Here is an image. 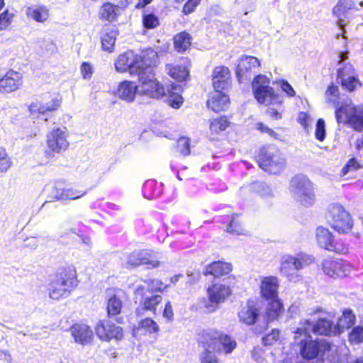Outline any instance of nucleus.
Segmentation results:
<instances>
[{
  "instance_id": "obj_37",
  "label": "nucleus",
  "mask_w": 363,
  "mask_h": 363,
  "mask_svg": "<svg viewBox=\"0 0 363 363\" xmlns=\"http://www.w3.org/2000/svg\"><path fill=\"white\" fill-rule=\"evenodd\" d=\"M193 38L187 31L183 30L174 35L173 46L178 53H184L189 50L192 45Z\"/></svg>"
},
{
  "instance_id": "obj_56",
  "label": "nucleus",
  "mask_w": 363,
  "mask_h": 363,
  "mask_svg": "<svg viewBox=\"0 0 363 363\" xmlns=\"http://www.w3.org/2000/svg\"><path fill=\"white\" fill-rule=\"evenodd\" d=\"M280 331L278 329H272V331L264 335L262 339V344L264 346L272 345L279 338Z\"/></svg>"
},
{
  "instance_id": "obj_38",
  "label": "nucleus",
  "mask_w": 363,
  "mask_h": 363,
  "mask_svg": "<svg viewBox=\"0 0 363 363\" xmlns=\"http://www.w3.org/2000/svg\"><path fill=\"white\" fill-rule=\"evenodd\" d=\"M133 53L132 50H127L118 56L114 63L117 72L122 73L129 72L131 74Z\"/></svg>"
},
{
  "instance_id": "obj_61",
  "label": "nucleus",
  "mask_w": 363,
  "mask_h": 363,
  "mask_svg": "<svg viewBox=\"0 0 363 363\" xmlns=\"http://www.w3.org/2000/svg\"><path fill=\"white\" fill-rule=\"evenodd\" d=\"M256 129L261 133H267L274 138H277V134L262 122H258L255 125Z\"/></svg>"
},
{
  "instance_id": "obj_51",
  "label": "nucleus",
  "mask_w": 363,
  "mask_h": 363,
  "mask_svg": "<svg viewBox=\"0 0 363 363\" xmlns=\"http://www.w3.org/2000/svg\"><path fill=\"white\" fill-rule=\"evenodd\" d=\"M13 165V162L6 150L0 147V172H7Z\"/></svg>"
},
{
  "instance_id": "obj_40",
  "label": "nucleus",
  "mask_w": 363,
  "mask_h": 363,
  "mask_svg": "<svg viewBox=\"0 0 363 363\" xmlns=\"http://www.w3.org/2000/svg\"><path fill=\"white\" fill-rule=\"evenodd\" d=\"M265 312L267 321L271 322L279 318L284 313V308L281 300L278 298H270Z\"/></svg>"
},
{
  "instance_id": "obj_41",
  "label": "nucleus",
  "mask_w": 363,
  "mask_h": 363,
  "mask_svg": "<svg viewBox=\"0 0 363 363\" xmlns=\"http://www.w3.org/2000/svg\"><path fill=\"white\" fill-rule=\"evenodd\" d=\"M138 86L135 82L125 80L118 86V94L121 99L127 101H133L135 99Z\"/></svg>"
},
{
  "instance_id": "obj_21",
  "label": "nucleus",
  "mask_w": 363,
  "mask_h": 363,
  "mask_svg": "<svg viewBox=\"0 0 363 363\" xmlns=\"http://www.w3.org/2000/svg\"><path fill=\"white\" fill-rule=\"evenodd\" d=\"M234 123L230 116L220 115L208 120L209 138L211 141H218L229 129H232Z\"/></svg>"
},
{
  "instance_id": "obj_39",
  "label": "nucleus",
  "mask_w": 363,
  "mask_h": 363,
  "mask_svg": "<svg viewBox=\"0 0 363 363\" xmlns=\"http://www.w3.org/2000/svg\"><path fill=\"white\" fill-rule=\"evenodd\" d=\"M356 9V3L353 0H338L333 8L332 13L337 18L341 20L346 18L350 11Z\"/></svg>"
},
{
  "instance_id": "obj_34",
  "label": "nucleus",
  "mask_w": 363,
  "mask_h": 363,
  "mask_svg": "<svg viewBox=\"0 0 363 363\" xmlns=\"http://www.w3.org/2000/svg\"><path fill=\"white\" fill-rule=\"evenodd\" d=\"M164 97H166L167 104L175 109L179 108L184 103L182 88L174 83H172L165 89Z\"/></svg>"
},
{
  "instance_id": "obj_8",
  "label": "nucleus",
  "mask_w": 363,
  "mask_h": 363,
  "mask_svg": "<svg viewBox=\"0 0 363 363\" xmlns=\"http://www.w3.org/2000/svg\"><path fill=\"white\" fill-rule=\"evenodd\" d=\"M315 240L323 249L338 255H347L349 252V244L342 239H335L333 233L323 226L315 230Z\"/></svg>"
},
{
  "instance_id": "obj_46",
  "label": "nucleus",
  "mask_w": 363,
  "mask_h": 363,
  "mask_svg": "<svg viewBox=\"0 0 363 363\" xmlns=\"http://www.w3.org/2000/svg\"><path fill=\"white\" fill-rule=\"evenodd\" d=\"M120 6H118V2L116 4H112L110 2L104 3L101 8L100 18L108 21L115 20L116 18V10Z\"/></svg>"
},
{
  "instance_id": "obj_32",
  "label": "nucleus",
  "mask_w": 363,
  "mask_h": 363,
  "mask_svg": "<svg viewBox=\"0 0 363 363\" xmlns=\"http://www.w3.org/2000/svg\"><path fill=\"white\" fill-rule=\"evenodd\" d=\"M182 59L185 61L186 65H181L169 63L165 65L168 75L180 82L185 81L189 76L188 66L190 65V60L188 57H182Z\"/></svg>"
},
{
  "instance_id": "obj_48",
  "label": "nucleus",
  "mask_w": 363,
  "mask_h": 363,
  "mask_svg": "<svg viewBox=\"0 0 363 363\" xmlns=\"http://www.w3.org/2000/svg\"><path fill=\"white\" fill-rule=\"evenodd\" d=\"M298 200L301 205L305 207L313 205L315 202V194L313 193V189H309L306 191H303L298 194Z\"/></svg>"
},
{
  "instance_id": "obj_13",
  "label": "nucleus",
  "mask_w": 363,
  "mask_h": 363,
  "mask_svg": "<svg viewBox=\"0 0 363 363\" xmlns=\"http://www.w3.org/2000/svg\"><path fill=\"white\" fill-rule=\"evenodd\" d=\"M311 259L302 254L297 257L289 255L283 257L280 264V272L287 277L289 280L293 281L298 277L297 272L303 269L310 263Z\"/></svg>"
},
{
  "instance_id": "obj_30",
  "label": "nucleus",
  "mask_w": 363,
  "mask_h": 363,
  "mask_svg": "<svg viewBox=\"0 0 363 363\" xmlns=\"http://www.w3.org/2000/svg\"><path fill=\"white\" fill-rule=\"evenodd\" d=\"M279 281L277 277H264L260 284V295L262 298L269 301L270 298L278 297Z\"/></svg>"
},
{
  "instance_id": "obj_14",
  "label": "nucleus",
  "mask_w": 363,
  "mask_h": 363,
  "mask_svg": "<svg viewBox=\"0 0 363 363\" xmlns=\"http://www.w3.org/2000/svg\"><path fill=\"white\" fill-rule=\"evenodd\" d=\"M304 325V328H300L296 330V335H308V329L311 326H312V332L317 335L330 337L333 335H339L335 332L336 326L333 322L325 318H318L314 324H312L310 320H306Z\"/></svg>"
},
{
  "instance_id": "obj_31",
  "label": "nucleus",
  "mask_w": 363,
  "mask_h": 363,
  "mask_svg": "<svg viewBox=\"0 0 363 363\" xmlns=\"http://www.w3.org/2000/svg\"><path fill=\"white\" fill-rule=\"evenodd\" d=\"M227 92H216L206 101V106L213 112L218 113L225 111L230 105V99Z\"/></svg>"
},
{
  "instance_id": "obj_50",
  "label": "nucleus",
  "mask_w": 363,
  "mask_h": 363,
  "mask_svg": "<svg viewBox=\"0 0 363 363\" xmlns=\"http://www.w3.org/2000/svg\"><path fill=\"white\" fill-rule=\"evenodd\" d=\"M363 168V163L356 157H352L347 162L340 172L341 176H345L348 172L356 171Z\"/></svg>"
},
{
  "instance_id": "obj_23",
  "label": "nucleus",
  "mask_w": 363,
  "mask_h": 363,
  "mask_svg": "<svg viewBox=\"0 0 363 363\" xmlns=\"http://www.w3.org/2000/svg\"><path fill=\"white\" fill-rule=\"evenodd\" d=\"M233 270L231 262L224 259L214 260L206 264L202 272L205 277H211L214 279H221L228 276Z\"/></svg>"
},
{
  "instance_id": "obj_62",
  "label": "nucleus",
  "mask_w": 363,
  "mask_h": 363,
  "mask_svg": "<svg viewBox=\"0 0 363 363\" xmlns=\"http://www.w3.org/2000/svg\"><path fill=\"white\" fill-rule=\"evenodd\" d=\"M280 86L283 91L289 97H294L296 95V91L291 86V85L285 79L280 81Z\"/></svg>"
},
{
  "instance_id": "obj_36",
  "label": "nucleus",
  "mask_w": 363,
  "mask_h": 363,
  "mask_svg": "<svg viewBox=\"0 0 363 363\" xmlns=\"http://www.w3.org/2000/svg\"><path fill=\"white\" fill-rule=\"evenodd\" d=\"M356 322V315L350 308H345L342 311V315L338 318L336 326V333L339 335L345 330L353 327Z\"/></svg>"
},
{
  "instance_id": "obj_24",
  "label": "nucleus",
  "mask_w": 363,
  "mask_h": 363,
  "mask_svg": "<svg viewBox=\"0 0 363 363\" xmlns=\"http://www.w3.org/2000/svg\"><path fill=\"white\" fill-rule=\"evenodd\" d=\"M69 331L76 343L82 345H90L94 339V333L90 325L84 322H77L70 328Z\"/></svg>"
},
{
  "instance_id": "obj_12",
  "label": "nucleus",
  "mask_w": 363,
  "mask_h": 363,
  "mask_svg": "<svg viewBox=\"0 0 363 363\" xmlns=\"http://www.w3.org/2000/svg\"><path fill=\"white\" fill-rule=\"evenodd\" d=\"M256 160L259 167L271 174H278L284 167V162L279 156L271 152L267 147L259 149Z\"/></svg>"
},
{
  "instance_id": "obj_43",
  "label": "nucleus",
  "mask_w": 363,
  "mask_h": 363,
  "mask_svg": "<svg viewBox=\"0 0 363 363\" xmlns=\"http://www.w3.org/2000/svg\"><path fill=\"white\" fill-rule=\"evenodd\" d=\"M290 186L296 194L313 188V184L310 179L303 174H296L292 177Z\"/></svg>"
},
{
  "instance_id": "obj_60",
  "label": "nucleus",
  "mask_w": 363,
  "mask_h": 363,
  "mask_svg": "<svg viewBox=\"0 0 363 363\" xmlns=\"http://www.w3.org/2000/svg\"><path fill=\"white\" fill-rule=\"evenodd\" d=\"M162 316L169 322L174 320V310L171 301H167L162 311Z\"/></svg>"
},
{
  "instance_id": "obj_45",
  "label": "nucleus",
  "mask_w": 363,
  "mask_h": 363,
  "mask_svg": "<svg viewBox=\"0 0 363 363\" xmlns=\"http://www.w3.org/2000/svg\"><path fill=\"white\" fill-rule=\"evenodd\" d=\"M138 329L143 330L147 334H157L160 328L157 323L150 317L141 319L138 323Z\"/></svg>"
},
{
  "instance_id": "obj_15",
  "label": "nucleus",
  "mask_w": 363,
  "mask_h": 363,
  "mask_svg": "<svg viewBox=\"0 0 363 363\" xmlns=\"http://www.w3.org/2000/svg\"><path fill=\"white\" fill-rule=\"evenodd\" d=\"M69 133L66 127L55 128L46 136V143L51 153H60L68 149L69 143L67 140Z\"/></svg>"
},
{
  "instance_id": "obj_55",
  "label": "nucleus",
  "mask_w": 363,
  "mask_h": 363,
  "mask_svg": "<svg viewBox=\"0 0 363 363\" xmlns=\"http://www.w3.org/2000/svg\"><path fill=\"white\" fill-rule=\"evenodd\" d=\"M13 13H10L7 9L0 13V31L7 29L11 24Z\"/></svg>"
},
{
  "instance_id": "obj_49",
  "label": "nucleus",
  "mask_w": 363,
  "mask_h": 363,
  "mask_svg": "<svg viewBox=\"0 0 363 363\" xmlns=\"http://www.w3.org/2000/svg\"><path fill=\"white\" fill-rule=\"evenodd\" d=\"M203 351L199 354L200 363H221L211 347H201Z\"/></svg>"
},
{
  "instance_id": "obj_18",
  "label": "nucleus",
  "mask_w": 363,
  "mask_h": 363,
  "mask_svg": "<svg viewBox=\"0 0 363 363\" xmlns=\"http://www.w3.org/2000/svg\"><path fill=\"white\" fill-rule=\"evenodd\" d=\"M141 92L150 98L160 99L165 96V87L157 80L153 72L138 78Z\"/></svg>"
},
{
  "instance_id": "obj_64",
  "label": "nucleus",
  "mask_w": 363,
  "mask_h": 363,
  "mask_svg": "<svg viewBox=\"0 0 363 363\" xmlns=\"http://www.w3.org/2000/svg\"><path fill=\"white\" fill-rule=\"evenodd\" d=\"M265 113L273 120H280L282 118V113L278 109L269 107Z\"/></svg>"
},
{
  "instance_id": "obj_26",
  "label": "nucleus",
  "mask_w": 363,
  "mask_h": 363,
  "mask_svg": "<svg viewBox=\"0 0 363 363\" xmlns=\"http://www.w3.org/2000/svg\"><path fill=\"white\" fill-rule=\"evenodd\" d=\"M62 103V97L60 94H53L50 96V100L44 104L38 101L31 103L28 106V111L33 115H43L57 111Z\"/></svg>"
},
{
  "instance_id": "obj_16",
  "label": "nucleus",
  "mask_w": 363,
  "mask_h": 363,
  "mask_svg": "<svg viewBox=\"0 0 363 363\" xmlns=\"http://www.w3.org/2000/svg\"><path fill=\"white\" fill-rule=\"evenodd\" d=\"M155 52L152 49H145L139 54L133 53L131 75H137L141 78L142 75H147L151 66L155 62Z\"/></svg>"
},
{
  "instance_id": "obj_59",
  "label": "nucleus",
  "mask_w": 363,
  "mask_h": 363,
  "mask_svg": "<svg viewBox=\"0 0 363 363\" xmlns=\"http://www.w3.org/2000/svg\"><path fill=\"white\" fill-rule=\"evenodd\" d=\"M80 72L84 79H89L92 77L93 67L89 62H83L80 66Z\"/></svg>"
},
{
  "instance_id": "obj_47",
  "label": "nucleus",
  "mask_w": 363,
  "mask_h": 363,
  "mask_svg": "<svg viewBox=\"0 0 363 363\" xmlns=\"http://www.w3.org/2000/svg\"><path fill=\"white\" fill-rule=\"evenodd\" d=\"M160 24L159 17L153 13L143 12L142 15L143 27L147 30H153Z\"/></svg>"
},
{
  "instance_id": "obj_28",
  "label": "nucleus",
  "mask_w": 363,
  "mask_h": 363,
  "mask_svg": "<svg viewBox=\"0 0 363 363\" xmlns=\"http://www.w3.org/2000/svg\"><path fill=\"white\" fill-rule=\"evenodd\" d=\"M118 30L116 25L105 23L100 33L101 49L108 52H113L115 50L116 37Z\"/></svg>"
},
{
  "instance_id": "obj_4",
  "label": "nucleus",
  "mask_w": 363,
  "mask_h": 363,
  "mask_svg": "<svg viewBox=\"0 0 363 363\" xmlns=\"http://www.w3.org/2000/svg\"><path fill=\"white\" fill-rule=\"evenodd\" d=\"M208 301L203 307L207 313L216 311L233 295V288L228 284L213 280L206 289Z\"/></svg>"
},
{
  "instance_id": "obj_3",
  "label": "nucleus",
  "mask_w": 363,
  "mask_h": 363,
  "mask_svg": "<svg viewBox=\"0 0 363 363\" xmlns=\"http://www.w3.org/2000/svg\"><path fill=\"white\" fill-rule=\"evenodd\" d=\"M197 343L200 347H211V350L225 354H231L237 347L233 336L217 329L203 330L197 335Z\"/></svg>"
},
{
  "instance_id": "obj_22",
  "label": "nucleus",
  "mask_w": 363,
  "mask_h": 363,
  "mask_svg": "<svg viewBox=\"0 0 363 363\" xmlns=\"http://www.w3.org/2000/svg\"><path fill=\"white\" fill-rule=\"evenodd\" d=\"M212 86L215 92H228L232 86L231 72L224 65L216 67L211 74Z\"/></svg>"
},
{
  "instance_id": "obj_58",
  "label": "nucleus",
  "mask_w": 363,
  "mask_h": 363,
  "mask_svg": "<svg viewBox=\"0 0 363 363\" xmlns=\"http://www.w3.org/2000/svg\"><path fill=\"white\" fill-rule=\"evenodd\" d=\"M315 138L322 142L325 138V121L323 118H318L315 130Z\"/></svg>"
},
{
  "instance_id": "obj_9",
  "label": "nucleus",
  "mask_w": 363,
  "mask_h": 363,
  "mask_svg": "<svg viewBox=\"0 0 363 363\" xmlns=\"http://www.w3.org/2000/svg\"><path fill=\"white\" fill-rule=\"evenodd\" d=\"M141 265H146L148 269L158 268L161 262L157 259V253L152 250H135L126 257L125 267L133 269Z\"/></svg>"
},
{
  "instance_id": "obj_7",
  "label": "nucleus",
  "mask_w": 363,
  "mask_h": 363,
  "mask_svg": "<svg viewBox=\"0 0 363 363\" xmlns=\"http://www.w3.org/2000/svg\"><path fill=\"white\" fill-rule=\"evenodd\" d=\"M269 84L270 79L266 75H256L252 82V92L255 99L260 104L269 105L278 103L281 105V101H279V94L269 86Z\"/></svg>"
},
{
  "instance_id": "obj_33",
  "label": "nucleus",
  "mask_w": 363,
  "mask_h": 363,
  "mask_svg": "<svg viewBox=\"0 0 363 363\" xmlns=\"http://www.w3.org/2000/svg\"><path fill=\"white\" fill-rule=\"evenodd\" d=\"M106 311L108 318H116L123 309V301L118 294L113 293L106 298Z\"/></svg>"
},
{
  "instance_id": "obj_63",
  "label": "nucleus",
  "mask_w": 363,
  "mask_h": 363,
  "mask_svg": "<svg viewBox=\"0 0 363 363\" xmlns=\"http://www.w3.org/2000/svg\"><path fill=\"white\" fill-rule=\"evenodd\" d=\"M297 121L305 129L309 126V116L306 112L298 113Z\"/></svg>"
},
{
  "instance_id": "obj_27",
  "label": "nucleus",
  "mask_w": 363,
  "mask_h": 363,
  "mask_svg": "<svg viewBox=\"0 0 363 363\" xmlns=\"http://www.w3.org/2000/svg\"><path fill=\"white\" fill-rule=\"evenodd\" d=\"M238 317L240 323L243 325H255L260 317L259 309L252 300L249 299L245 306H241Z\"/></svg>"
},
{
  "instance_id": "obj_44",
  "label": "nucleus",
  "mask_w": 363,
  "mask_h": 363,
  "mask_svg": "<svg viewBox=\"0 0 363 363\" xmlns=\"http://www.w3.org/2000/svg\"><path fill=\"white\" fill-rule=\"evenodd\" d=\"M325 96L328 104L335 106V108L340 106L339 105L340 100L339 87L334 82H332L328 84L325 91Z\"/></svg>"
},
{
  "instance_id": "obj_5",
  "label": "nucleus",
  "mask_w": 363,
  "mask_h": 363,
  "mask_svg": "<svg viewBox=\"0 0 363 363\" xmlns=\"http://www.w3.org/2000/svg\"><path fill=\"white\" fill-rule=\"evenodd\" d=\"M327 218L331 228L339 234H347L353 228L354 220L345 208L337 203L329 205L327 210Z\"/></svg>"
},
{
  "instance_id": "obj_1",
  "label": "nucleus",
  "mask_w": 363,
  "mask_h": 363,
  "mask_svg": "<svg viewBox=\"0 0 363 363\" xmlns=\"http://www.w3.org/2000/svg\"><path fill=\"white\" fill-rule=\"evenodd\" d=\"M143 282L146 286L140 285L134 291L135 298L139 301L135 314L142 316L145 312H151L156 315L157 307L162 302V297L159 294L167 291L169 285L157 279H148Z\"/></svg>"
},
{
  "instance_id": "obj_19",
  "label": "nucleus",
  "mask_w": 363,
  "mask_h": 363,
  "mask_svg": "<svg viewBox=\"0 0 363 363\" xmlns=\"http://www.w3.org/2000/svg\"><path fill=\"white\" fill-rule=\"evenodd\" d=\"M323 272L333 278H343L351 269L350 263L342 258L329 257L322 262Z\"/></svg>"
},
{
  "instance_id": "obj_53",
  "label": "nucleus",
  "mask_w": 363,
  "mask_h": 363,
  "mask_svg": "<svg viewBox=\"0 0 363 363\" xmlns=\"http://www.w3.org/2000/svg\"><path fill=\"white\" fill-rule=\"evenodd\" d=\"M157 184L153 180L147 181L143 187L144 196L148 199H153L160 195V191H156Z\"/></svg>"
},
{
  "instance_id": "obj_6",
  "label": "nucleus",
  "mask_w": 363,
  "mask_h": 363,
  "mask_svg": "<svg viewBox=\"0 0 363 363\" xmlns=\"http://www.w3.org/2000/svg\"><path fill=\"white\" fill-rule=\"evenodd\" d=\"M337 123L348 125L354 130H363V105L342 104L335 108Z\"/></svg>"
},
{
  "instance_id": "obj_20",
  "label": "nucleus",
  "mask_w": 363,
  "mask_h": 363,
  "mask_svg": "<svg viewBox=\"0 0 363 363\" xmlns=\"http://www.w3.org/2000/svg\"><path fill=\"white\" fill-rule=\"evenodd\" d=\"M23 74L13 69L5 72H0V94H9L18 91L23 86Z\"/></svg>"
},
{
  "instance_id": "obj_29",
  "label": "nucleus",
  "mask_w": 363,
  "mask_h": 363,
  "mask_svg": "<svg viewBox=\"0 0 363 363\" xmlns=\"http://www.w3.org/2000/svg\"><path fill=\"white\" fill-rule=\"evenodd\" d=\"M225 223V232L234 235H247L248 231L245 228V221L241 213H235Z\"/></svg>"
},
{
  "instance_id": "obj_25",
  "label": "nucleus",
  "mask_w": 363,
  "mask_h": 363,
  "mask_svg": "<svg viewBox=\"0 0 363 363\" xmlns=\"http://www.w3.org/2000/svg\"><path fill=\"white\" fill-rule=\"evenodd\" d=\"M261 65L259 60L250 55H245L240 58L236 67V77L240 83L244 80L249 79L252 70L258 68Z\"/></svg>"
},
{
  "instance_id": "obj_57",
  "label": "nucleus",
  "mask_w": 363,
  "mask_h": 363,
  "mask_svg": "<svg viewBox=\"0 0 363 363\" xmlns=\"http://www.w3.org/2000/svg\"><path fill=\"white\" fill-rule=\"evenodd\" d=\"M201 1V0H187L182 6V13L185 16H188L194 13Z\"/></svg>"
},
{
  "instance_id": "obj_42",
  "label": "nucleus",
  "mask_w": 363,
  "mask_h": 363,
  "mask_svg": "<svg viewBox=\"0 0 363 363\" xmlns=\"http://www.w3.org/2000/svg\"><path fill=\"white\" fill-rule=\"evenodd\" d=\"M26 13L28 18L39 23H44L49 18V9L45 6H29Z\"/></svg>"
},
{
  "instance_id": "obj_10",
  "label": "nucleus",
  "mask_w": 363,
  "mask_h": 363,
  "mask_svg": "<svg viewBox=\"0 0 363 363\" xmlns=\"http://www.w3.org/2000/svg\"><path fill=\"white\" fill-rule=\"evenodd\" d=\"M336 73L337 82L346 93L355 92L362 87L359 74L352 65L344 64L337 69Z\"/></svg>"
},
{
  "instance_id": "obj_11",
  "label": "nucleus",
  "mask_w": 363,
  "mask_h": 363,
  "mask_svg": "<svg viewBox=\"0 0 363 363\" xmlns=\"http://www.w3.org/2000/svg\"><path fill=\"white\" fill-rule=\"evenodd\" d=\"M94 333L101 342H118L124 337L123 328L106 319L99 320L96 323Z\"/></svg>"
},
{
  "instance_id": "obj_17",
  "label": "nucleus",
  "mask_w": 363,
  "mask_h": 363,
  "mask_svg": "<svg viewBox=\"0 0 363 363\" xmlns=\"http://www.w3.org/2000/svg\"><path fill=\"white\" fill-rule=\"evenodd\" d=\"M330 350L331 344L325 340H303L301 342L300 353L303 359L308 360Z\"/></svg>"
},
{
  "instance_id": "obj_52",
  "label": "nucleus",
  "mask_w": 363,
  "mask_h": 363,
  "mask_svg": "<svg viewBox=\"0 0 363 363\" xmlns=\"http://www.w3.org/2000/svg\"><path fill=\"white\" fill-rule=\"evenodd\" d=\"M349 342L352 344L363 342V326L357 325L352 328L348 334Z\"/></svg>"
},
{
  "instance_id": "obj_54",
  "label": "nucleus",
  "mask_w": 363,
  "mask_h": 363,
  "mask_svg": "<svg viewBox=\"0 0 363 363\" xmlns=\"http://www.w3.org/2000/svg\"><path fill=\"white\" fill-rule=\"evenodd\" d=\"M177 150L182 155L187 156L190 154V140L186 137H181L178 139L176 145Z\"/></svg>"
},
{
  "instance_id": "obj_2",
  "label": "nucleus",
  "mask_w": 363,
  "mask_h": 363,
  "mask_svg": "<svg viewBox=\"0 0 363 363\" xmlns=\"http://www.w3.org/2000/svg\"><path fill=\"white\" fill-rule=\"evenodd\" d=\"M79 280L76 268L72 265L58 268L48 284L49 297L55 301L67 298L77 287Z\"/></svg>"
},
{
  "instance_id": "obj_35",
  "label": "nucleus",
  "mask_w": 363,
  "mask_h": 363,
  "mask_svg": "<svg viewBox=\"0 0 363 363\" xmlns=\"http://www.w3.org/2000/svg\"><path fill=\"white\" fill-rule=\"evenodd\" d=\"M87 192V189H82L81 186L56 189L55 198L57 200H76L85 196Z\"/></svg>"
}]
</instances>
